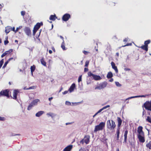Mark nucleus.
<instances>
[{
    "mask_svg": "<svg viewBox=\"0 0 151 151\" xmlns=\"http://www.w3.org/2000/svg\"><path fill=\"white\" fill-rule=\"evenodd\" d=\"M89 61H86L85 63V67H87L89 64Z\"/></svg>",
    "mask_w": 151,
    "mask_h": 151,
    "instance_id": "nucleus-44",
    "label": "nucleus"
},
{
    "mask_svg": "<svg viewBox=\"0 0 151 151\" xmlns=\"http://www.w3.org/2000/svg\"><path fill=\"white\" fill-rule=\"evenodd\" d=\"M24 30L27 35L29 36L31 35V31L29 27H25Z\"/></svg>",
    "mask_w": 151,
    "mask_h": 151,
    "instance_id": "nucleus-8",
    "label": "nucleus"
},
{
    "mask_svg": "<svg viewBox=\"0 0 151 151\" xmlns=\"http://www.w3.org/2000/svg\"><path fill=\"white\" fill-rule=\"evenodd\" d=\"M111 65L112 68L115 70L116 73H117L118 72V70L117 67L115 65V63L113 62H112L111 63Z\"/></svg>",
    "mask_w": 151,
    "mask_h": 151,
    "instance_id": "nucleus-13",
    "label": "nucleus"
},
{
    "mask_svg": "<svg viewBox=\"0 0 151 151\" xmlns=\"http://www.w3.org/2000/svg\"><path fill=\"white\" fill-rule=\"evenodd\" d=\"M103 110V109H102V108L99 109L97 112V113L98 114L101 112Z\"/></svg>",
    "mask_w": 151,
    "mask_h": 151,
    "instance_id": "nucleus-59",
    "label": "nucleus"
},
{
    "mask_svg": "<svg viewBox=\"0 0 151 151\" xmlns=\"http://www.w3.org/2000/svg\"><path fill=\"white\" fill-rule=\"evenodd\" d=\"M9 90L8 89L3 90L0 92V94H9Z\"/></svg>",
    "mask_w": 151,
    "mask_h": 151,
    "instance_id": "nucleus-19",
    "label": "nucleus"
},
{
    "mask_svg": "<svg viewBox=\"0 0 151 151\" xmlns=\"http://www.w3.org/2000/svg\"><path fill=\"white\" fill-rule=\"evenodd\" d=\"M70 17V16L69 14H65L63 16L62 19L64 21H67Z\"/></svg>",
    "mask_w": 151,
    "mask_h": 151,
    "instance_id": "nucleus-7",
    "label": "nucleus"
},
{
    "mask_svg": "<svg viewBox=\"0 0 151 151\" xmlns=\"http://www.w3.org/2000/svg\"><path fill=\"white\" fill-rule=\"evenodd\" d=\"M120 127H118L116 131V135L119 136L120 134Z\"/></svg>",
    "mask_w": 151,
    "mask_h": 151,
    "instance_id": "nucleus-29",
    "label": "nucleus"
},
{
    "mask_svg": "<svg viewBox=\"0 0 151 151\" xmlns=\"http://www.w3.org/2000/svg\"><path fill=\"white\" fill-rule=\"evenodd\" d=\"M65 44L64 41H63V42L61 45V47L63 50H65L66 49L65 46Z\"/></svg>",
    "mask_w": 151,
    "mask_h": 151,
    "instance_id": "nucleus-26",
    "label": "nucleus"
},
{
    "mask_svg": "<svg viewBox=\"0 0 151 151\" xmlns=\"http://www.w3.org/2000/svg\"><path fill=\"white\" fill-rule=\"evenodd\" d=\"M117 120L118 122L117 127H120L122 123V120L121 118L119 117H117Z\"/></svg>",
    "mask_w": 151,
    "mask_h": 151,
    "instance_id": "nucleus-17",
    "label": "nucleus"
},
{
    "mask_svg": "<svg viewBox=\"0 0 151 151\" xmlns=\"http://www.w3.org/2000/svg\"><path fill=\"white\" fill-rule=\"evenodd\" d=\"M42 25L43 23L42 22H41L40 23L38 22L35 26L34 28L38 30L40 27L41 26H42Z\"/></svg>",
    "mask_w": 151,
    "mask_h": 151,
    "instance_id": "nucleus-15",
    "label": "nucleus"
},
{
    "mask_svg": "<svg viewBox=\"0 0 151 151\" xmlns=\"http://www.w3.org/2000/svg\"><path fill=\"white\" fill-rule=\"evenodd\" d=\"M35 88V86H31L29 87V88H27L26 87H25L24 88V89L25 90H27V89H34Z\"/></svg>",
    "mask_w": 151,
    "mask_h": 151,
    "instance_id": "nucleus-35",
    "label": "nucleus"
},
{
    "mask_svg": "<svg viewBox=\"0 0 151 151\" xmlns=\"http://www.w3.org/2000/svg\"><path fill=\"white\" fill-rule=\"evenodd\" d=\"M143 127L142 126H139L137 129V132L138 133V134L142 135L143 136H144V132L142 131Z\"/></svg>",
    "mask_w": 151,
    "mask_h": 151,
    "instance_id": "nucleus-9",
    "label": "nucleus"
},
{
    "mask_svg": "<svg viewBox=\"0 0 151 151\" xmlns=\"http://www.w3.org/2000/svg\"><path fill=\"white\" fill-rule=\"evenodd\" d=\"M9 52V50H8V51H6L4 53L2 54L1 55V57L3 58L5 55H6Z\"/></svg>",
    "mask_w": 151,
    "mask_h": 151,
    "instance_id": "nucleus-30",
    "label": "nucleus"
},
{
    "mask_svg": "<svg viewBox=\"0 0 151 151\" xmlns=\"http://www.w3.org/2000/svg\"><path fill=\"white\" fill-rule=\"evenodd\" d=\"M146 146L150 149H151V141H150L149 143L147 144Z\"/></svg>",
    "mask_w": 151,
    "mask_h": 151,
    "instance_id": "nucleus-31",
    "label": "nucleus"
},
{
    "mask_svg": "<svg viewBox=\"0 0 151 151\" xmlns=\"http://www.w3.org/2000/svg\"><path fill=\"white\" fill-rule=\"evenodd\" d=\"M47 115L51 116L52 119H53L56 116V114L51 112L47 113Z\"/></svg>",
    "mask_w": 151,
    "mask_h": 151,
    "instance_id": "nucleus-21",
    "label": "nucleus"
},
{
    "mask_svg": "<svg viewBox=\"0 0 151 151\" xmlns=\"http://www.w3.org/2000/svg\"><path fill=\"white\" fill-rule=\"evenodd\" d=\"M4 62V59H2L0 61V69L2 67Z\"/></svg>",
    "mask_w": 151,
    "mask_h": 151,
    "instance_id": "nucleus-37",
    "label": "nucleus"
},
{
    "mask_svg": "<svg viewBox=\"0 0 151 151\" xmlns=\"http://www.w3.org/2000/svg\"><path fill=\"white\" fill-rule=\"evenodd\" d=\"M57 18L55 14L54 15H51L49 19L50 20L52 21H54Z\"/></svg>",
    "mask_w": 151,
    "mask_h": 151,
    "instance_id": "nucleus-22",
    "label": "nucleus"
},
{
    "mask_svg": "<svg viewBox=\"0 0 151 151\" xmlns=\"http://www.w3.org/2000/svg\"><path fill=\"white\" fill-rule=\"evenodd\" d=\"M68 91H64V92L63 93V94H67L68 93Z\"/></svg>",
    "mask_w": 151,
    "mask_h": 151,
    "instance_id": "nucleus-61",
    "label": "nucleus"
},
{
    "mask_svg": "<svg viewBox=\"0 0 151 151\" xmlns=\"http://www.w3.org/2000/svg\"><path fill=\"white\" fill-rule=\"evenodd\" d=\"M141 134H138L137 137L139 141L140 142L144 143L145 142V137L144 136H142Z\"/></svg>",
    "mask_w": 151,
    "mask_h": 151,
    "instance_id": "nucleus-10",
    "label": "nucleus"
},
{
    "mask_svg": "<svg viewBox=\"0 0 151 151\" xmlns=\"http://www.w3.org/2000/svg\"><path fill=\"white\" fill-rule=\"evenodd\" d=\"M145 113H146L144 109H143V111L142 114V116H144L145 114Z\"/></svg>",
    "mask_w": 151,
    "mask_h": 151,
    "instance_id": "nucleus-53",
    "label": "nucleus"
},
{
    "mask_svg": "<svg viewBox=\"0 0 151 151\" xmlns=\"http://www.w3.org/2000/svg\"><path fill=\"white\" fill-rule=\"evenodd\" d=\"M90 137L88 135H85L83 139L84 142L86 144H88L89 142Z\"/></svg>",
    "mask_w": 151,
    "mask_h": 151,
    "instance_id": "nucleus-11",
    "label": "nucleus"
},
{
    "mask_svg": "<svg viewBox=\"0 0 151 151\" xmlns=\"http://www.w3.org/2000/svg\"><path fill=\"white\" fill-rule=\"evenodd\" d=\"M109 107H110V105H107V106H105L103 107L102 109H103V110H104V109H106L107 108Z\"/></svg>",
    "mask_w": 151,
    "mask_h": 151,
    "instance_id": "nucleus-43",
    "label": "nucleus"
},
{
    "mask_svg": "<svg viewBox=\"0 0 151 151\" xmlns=\"http://www.w3.org/2000/svg\"><path fill=\"white\" fill-rule=\"evenodd\" d=\"M143 107H144L147 110L151 111V100L149 101H147L143 104Z\"/></svg>",
    "mask_w": 151,
    "mask_h": 151,
    "instance_id": "nucleus-4",
    "label": "nucleus"
},
{
    "mask_svg": "<svg viewBox=\"0 0 151 151\" xmlns=\"http://www.w3.org/2000/svg\"><path fill=\"white\" fill-rule=\"evenodd\" d=\"M105 122H101L100 124L95 126L94 132H96L98 131L102 130L103 129L105 125Z\"/></svg>",
    "mask_w": 151,
    "mask_h": 151,
    "instance_id": "nucleus-1",
    "label": "nucleus"
},
{
    "mask_svg": "<svg viewBox=\"0 0 151 151\" xmlns=\"http://www.w3.org/2000/svg\"><path fill=\"white\" fill-rule=\"evenodd\" d=\"M148 95H139L137 96H132L131 97H129L125 99L126 101H127L129 99H131L132 98H138V97H145L147 96H148Z\"/></svg>",
    "mask_w": 151,
    "mask_h": 151,
    "instance_id": "nucleus-12",
    "label": "nucleus"
},
{
    "mask_svg": "<svg viewBox=\"0 0 151 151\" xmlns=\"http://www.w3.org/2000/svg\"><path fill=\"white\" fill-rule=\"evenodd\" d=\"M20 134H15L13 133H12L11 134V136H16V135H20Z\"/></svg>",
    "mask_w": 151,
    "mask_h": 151,
    "instance_id": "nucleus-48",
    "label": "nucleus"
},
{
    "mask_svg": "<svg viewBox=\"0 0 151 151\" xmlns=\"http://www.w3.org/2000/svg\"><path fill=\"white\" fill-rule=\"evenodd\" d=\"M65 104L66 105L68 106H70L71 105L70 102L68 101H66Z\"/></svg>",
    "mask_w": 151,
    "mask_h": 151,
    "instance_id": "nucleus-42",
    "label": "nucleus"
},
{
    "mask_svg": "<svg viewBox=\"0 0 151 151\" xmlns=\"http://www.w3.org/2000/svg\"><path fill=\"white\" fill-rule=\"evenodd\" d=\"M73 147L72 145H70L65 147L63 150V151H70Z\"/></svg>",
    "mask_w": 151,
    "mask_h": 151,
    "instance_id": "nucleus-16",
    "label": "nucleus"
},
{
    "mask_svg": "<svg viewBox=\"0 0 151 151\" xmlns=\"http://www.w3.org/2000/svg\"><path fill=\"white\" fill-rule=\"evenodd\" d=\"M83 52L84 53V54L85 55H87L88 54V52L86 51H85V50H84L83 51Z\"/></svg>",
    "mask_w": 151,
    "mask_h": 151,
    "instance_id": "nucleus-57",
    "label": "nucleus"
},
{
    "mask_svg": "<svg viewBox=\"0 0 151 151\" xmlns=\"http://www.w3.org/2000/svg\"><path fill=\"white\" fill-rule=\"evenodd\" d=\"M128 41V39L127 38H125L124 40L123 41L125 42H127Z\"/></svg>",
    "mask_w": 151,
    "mask_h": 151,
    "instance_id": "nucleus-64",
    "label": "nucleus"
},
{
    "mask_svg": "<svg viewBox=\"0 0 151 151\" xmlns=\"http://www.w3.org/2000/svg\"><path fill=\"white\" fill-rule=\"evenodd\" d=\"M132 45V43H127V45L123 46V47H125L126 46H129V45Z\"/></svg>",
    "mask_w": 151,
    "mask_h": 151,
    "instance_id": "nucleus-60",
    "label": "nucleus"
},
{
    "mask_svg": "<svg viewBox=\"0 0 151 151\" xmlns=\"http://www.w3.org/2000/svg\"><path fill=\"white\" fill-rule=\"evenodd\" d=\"M5 119V118L4 117L0 116V121H4Z\"/></svg>",
    "mask_w": 151,
    "mask_h": 151,
    "instance_id": "nucleus-47",
    "label": "nucleus"
},
{
    "mask_svg": "<svg viewBox=\"0 0 151 151\" xmlns=\"http://www.w3.org/2000/svg\"><path fill=\"white\" fill-rule=\"evenodd\" d=\"M128 133V131L127 129H126L124 132V136H127V135Z\"/></svg>",
    "mask_w": 151,
    "mask_h": 151,
    "instance_id": "nucleus-40",
    "label": "nucleus"
},
{
    "mask_svg": "<svg viewBox=\"0 0 151 151\" xmlns=\"http://www.w3.org/2000/svg\"><path fill=\"white\" fill-rule=\"evenodd\" d=\"M107 83L106 82H104L101 83L99 86L95 88V89H101L105 88L106 86Z\"/></svg>",
    "mask_w": 151,
    "mask_h": 151,
    "instance_id": "nucleus-6",
    "label": "nucleus"
},
{
    "mask_svg": "<svg viewBox=\"0 0 151 151\" xmlns=\"http://www.w3.org/2000/svg\"><path fill=\"white\" fill-rule=\"evenodd\" d=\"M82 80V75H81L79 77L78 79V82H79L81 81Z\"/></svg>",
    "mask_w": 151,
    "mask_h": 151,
    "instance_id": "nucleus-45",
    "label": "nucleus"
},
{
    "mask_svg": "<svg viewBox=\"0 0 151 151\" xmlns=\"http://www.w3.org/2000/svg\"><path fill=\"white\" fill-rule=\"evenodd\" d=\"M11 29L15 33H16L17 32L16 31V30L15 29V27H13V28L11 27Z\"/></svg>",
    "mask_w": 151,
    "mask_h": 151,
    "instance_id": "nucleus-50",
    "label": "nucleus"
},
{
    "mask_svg": "<svg viewBox=\"0 0 151 151\" xmlns=\"http://www.w3.org/2000/svg\"><path fill=\"white\" fill-rule=\"evenodd\" d=\"M9 59L7 60V61L5 63H4V65L3 66V67H2V68H4L6 67V65H7V64L8 63V62H9Z\"/></svg>",
    "mask_w": 151,
    "mask_h": 151,
    "instance_id": "nucleus-34",
    "label": "nucleus"
},
{
    "mask_svg": "<svg viewBox=\"0 0 151 151\" xmlns=\"http://www.w3.org/2000/svg\"><path fill=\"white\" fill-rule=\"evenodd\" d=\"M38 29H36L34 27L33 30V34L34 35H35L36 32L37 31Z\"/></svg>",
    "mask_w": 151,
    "mask_h": 151,
    "instance_id": "nucleus-38",
    "label": "nucleus"
},
{
    "mask_svg": "<svg viewBox=\"0 0 151 151\" xmlns=\"http://www.w3.org/2000/svg\"><path fill=\"white\" fill-rule=\"evenodd\" d=\"M127 136L124 137V142H127Z\"/></svg>",
    "mask_w": 151,
    "mask_h": 151,
    "instance_id": "nucleus-56",
    "label": "nucleus"
},
{
    "mask_svg": "<svg viewBox=\"0 0 151 151\" xmlns=\"http://www.w3.org/2000/svg\"><path fill=\"white\" fill-rule=\"evenodd\" d=\"M115 84L116 86H121V85L119 83V82H116Z\"/></svg>",
    "mask_w": 151,
    "mask_h": 151,
    "instance_id": "nucleus-46",
    "label": "nucleus"
},
{
    "mask_svg": "<svg viewBox=\"0 0 151 151\" xmlns=\"http://www.w3.org/2000/svg\"><path fill=\"white\" fill-rule=\"evenodd\" d=\"M52 49L53 50V52H55V48H54V47H52Z\"/></svg>",
    "mask_w": 151,
    "mask_h": 151,
    "instance_id": "nucleus-62",
    "label": "nucleus"
},
{
    "mask_svg": "<svg viewBox=\"0 0 151 151\" xmlns=\"http://www.w3.org/2000/svg\"><path fill=\"white\" fill-rule=\"evenodd\" d=\"M40 102V100L38 99H35L33 100L31 102V104H32L34 106L37 105L38 102Z\"/></svg>",
    "mask_w": 151,
    "mask_h": 151,
    "instance_id": "nucleus-18",
    "label": "nucleus"
},
{
    "mask_svg": "<svg viewBox=\"0 0 151 151\" xmlns=\"http://www.w3.org/2000/svg\"><path fill=\"white\" fill-rule=\"evenodd\" d=\"M35 66L34 65L31 66L30 69L32 74L33 75V73L35 71Z\"/></svg>",
    "mask_w": 151,
    "mask_h": 151,
    "instance_id": "nucleus-25",
    "label": "nucleus"
},
{
    "mask_svg": "<svg viewBox=\"0 0 151 151\" xmlns=\"http://www.w3.org/2000/svg\"><path fill=\"white\" fill-rule=\"evenodd\" d=\"M5 32L6 34L9 32V26H8L6 27Z\"/></svg>",
    "mask_w": 151,
    "mask_h": 151,
    "instance_id": "nucleus-28",
    "label": "nucleus"
},
{
    "mask_svg": "<svg viewBox=\"0 0 151 151\" xmlns=\"http://www.w3.org/2000/svg\"><path fill=\"white\" fill-rule=\"evenodd\" d=\"M76 88V84L75 83H73L70 87L68 89V91L70 92H73L74 89Z\"/></svg>",
    "mask_w": 151,
    "mask_h": 151,
    "instance_id": "nucleus-14",
    "label": "nucleus"
},
{
    "mask_svg": "<svg viewBox=\"0 0 151 151\" xmlns=\"http://www.w3.org/2000/svg\"><path fill=\"white\" fill-rule=\"evenodd\" d=\"M124 70L125 71H129L130 70V69L129 68H124Z\"/></svg>",
    "mask_w": 151,
    "mask_h": 151,
    "instance_id": "nucleus-54",
    "label": "nucleus"
},
{
    "mask_svg": "<svg viewBox=\"0 0 151 151\" xmlns=\"http://www.w3.org/2000/svg\"><path fill=\"white\" fill-rule=\"evenodd\" d=\"M9 43V41L8 40H5L4 41V44L5 45H6Z\"/></svg>",
    "mask_w": 151,
    "mask_h": 151,
    "instance_id": "nucleus-55",
    "label": "nucleus"
},
{
    "mask_svg": "<svg viewBox=\"0 0 151 151\" xmlns=\"http://www.w3.org/2000/svg\"><path fill=\"white\" fill-rule=\"evenodd\" d=\"M17 95H13V99L16 100L19 104H20L18 99H17Z\"/></svg>",
    "mask_w": 151,
    "mask_h": 151,
    "instance_id": "nucleus-32",
    "label": "nucleus"
},
{
    "mask_svg": "<svg viewBox=\"0 0 151 151\" xmlns=\"http://www.w3.org/2000/svg\"><path fill=\"white\" fill-rule=\"evenodd\" d=\"M22 28V26H20L18 27H17L16 29V31L17 32L19 29H21Z\"/></svg>",
    "mask_w": 151,
    "mask_h": 151,
    "instance_id": "nucleus-49",
    "label": "nucleus"
},
{
    "mask_svg": "<svg viewBox=\"0 0 151 151\" xmlns=\"http://www.w3.org/2000/svg\"><path fill=\"white\" fill-rule=\"evenodd\" d=\"M1 96H6L7 97V98H9V95H0V97Z\"/></svg>",
    "mask_w": 151,
    "mask_h": 151,
    "instance_id": "nucleus-51",
    "label": "nucleus"
},
{
    "mask_svg": "<svg viewBox=\"0 0 151 151\" xmlns=\"http://www.w3.org/2000/svg\"><path fill=\"white\" fill-rule=\"evenodd\" d=\"M14 56H13V57L10 58V60H12L13 59H14V60H15V59L16 58V53L14 52Z\"/></svg>",
    "mask_w": 151,
    "mask_h": 151,
    "instance_id": "nucleus-39",
    "label": "nucleus"
},
{
    "mask_svg": "<svg viewBox=\"0 0 151 151\" xmlns=\"http://www.w3.org/2000/svg\"><path fill=\"white\" fill-rule=\"evenodd\" d=\"M19 93V90L18 89L14 90L13 92V94H17Z\"/></svg>",
    "mask_w": 151,
    "mask_h": 151,
    "instance_id": "nucleus-36",
    "label": "nucleus"
},
{
    "mask_svg": "<svg viewBox=\"0 0 151 151\" xmlns=\"http://www.w3.org/2000/svg\"><path fill=\"white\" fill-rule=\"evenodd\" d=\"M25 11H22L21 12V14L22 16H24L25 14Z\"/></svg>",
    "mask_w": 151,
    "mask_h": 151,
    "instance_id": "nucleus-41",
    "label": "nucleus"
},
{
    "mask_svg": "<svg viewBox=\"0 0 151 151\" xmlns=\"http://www.w3.org/2000/svg\"><path fill=\"white\" fill-rule=\"evenodd\" d=\"M44 113L43 111H40L36 113L35 114V116L37 117H39Z\"/></svg>",
    "mask_w": 151,
    "mask_h": 151,
    "instance_id": "nucleus-20",
    "label": "nucleus"
},
{
    "mask_svg": "<svg viewBox=\"0 0 151 151\" xmlns=\"http://www.w3.org/2000/svg\"><path fill=\"white\" fill-rule=\"evenodd\" d=\"M34 106L32 104H31V103L28 106L27 109V110L29 111L31 110Z\"/></svg>",
    "mask_w": 151,
    "mask_h": 151,
    "instance_id": "nucleus-27",
    "label": "nucleus"
},
{
    "mask_svg": "<svg viewBox=\"0 0 151 151\" xmlns=\"http://www.w3.org/2000/svg\"><path fill=\"white\" fill-rule=\"evenodd\" d=\"M111 123L110 120H108L106 123L107 127L108 128L110 129H114L116 126L113 120H111Z\"/></svg>",
    "mask_w": 151,
    "mask_h": 151,
    "instance_id": "nucleus-2",
    "label": "nucleus"
},
{
    "mask_svg": "<svg viewBox=\"0 0 151 151\" xmlns=\"http://www.w3.org/2000/svg\"><path fill=\"white\" fill-rule=\"evenodd\" d=\"M84 139H83L81 141H80V143L83 145L84 142Z\"/></svg>",
    "mask_w": 151,
    "mask_h": 151,
    "instance_id": "nucleus-52",
    "label": "nucleus"
},
{
    "mask_svg": "<svg viewBox=\"0 0 151 151\" xmlns=\"http://www.w3.org/2000/svg\"><path fill=\"white\" fill-rule=\"evenodd\" d=\"M88 76L90 77L92 76L93 79L95 81H99L102 79V78L100 76L94 74L91 71L88 72Z\"/></svg>",
    "mask_w": 151,
    "mask_h": 151,
    "instance_id": "nucleus-3",
    "label": "nucleus"
},
{
    "mask_svg": "<svg viewBox=\"0 0 151 151\" xmlns=\"http://www.w3.org/2000/svg\"><path fill=\"white\" fill-rule=\"evenodd\" d=\"M40 62L41 63L43 66L46 67V62L44 60V58H43L40 59Z\"/></svg>",
    "mask_w": 151,
    "mask_h": 151,
    "instance_id": "nucleus-23",
    "label": "nucleus"
},
{
    "mask_svg": "<svg viewBox=\"0 0 151 151\" xmlns=\"http://www.w3.org/2000/svg\"><path fill=\"white\" fill-rule=\"evenodd\" d=\"M114 80L112 78H111L109 80V81L110 82H112Z\"/></svg>",
    "mask_w": 151,
    "mask_h": 151,
    "instance_id": "nucleus-63",
    "label": "nucleus"
},
{
    "mask_svg": "<svg viewBox=\"0 0 151 151\" xmlns=\"http://www.w3.org/2000/svg\"><path fill=\"white\" fill-rule=\"evenodd\" d=\"M147 122H148L151 123V119L150 116H147V119H146Z\"/></svg>",
    "mask_w": 151,
    "mask_h": 151,
    "instance_id": "nucleus-33",
    "label": "nucleus"
},
{
    "mask_svg": "<svg viewBox=\"0 0 151 151\" xmlns=\"http://www.w3.org/2000/svg\"><path fill=\"white\" fill-rule=\"evenodd\" d=\"M113 76V75L111 72H109L107 75V78L109 79L111 78Z\"/></svg>",
    "mask_w": 151,
    "mask_h": 151,
    "instance_id": "nucleus-24",
    "label": "nucleus"
},
{
    "mask_svg": "<svg viewBox=\"0 0 151 151\" xmlns=\"http://www.w3.org/2000/svg\"><path fill=\"white\" fill-rule=\"evenodd\" d=\"M88 68H85L84 69V71L85 72H86L88 71Z\"/></svg>",
    "mask_w": 151,
    "mask_h": 151,
    "instance_id": "nucleus-58",
    "label": "nucleus"
},
{
    "mask_svg": "<svg viewBox=\"0 0 151 151\" xmlns=\"http://www.w3.org/2000/svg\"><path fill=\"white\" fill-rule=\"evenodd\" d=\"M151 42V40H147L145 41L144 42V45L142 46L141 47H139L142 50H145L147 52L148 51V45L150 44Z\"/></svg>",
    "mask_w": 151,
    "mask_h": 151,
    "instance_id": "nucleus-5",
    "label": "nucleus"
}]
</instances>
